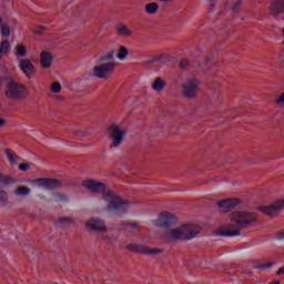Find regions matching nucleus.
Instances as JSON below:
<instances>
[{
	"label": "nucleus",
	"instance_id": "1",
	"mask_svg": "<svg viewBox=\"0 0 284 284\" xmlns=\"http://www.w3.org/2000/svg\"><path fill=\"white\" fill-rule=\"evenodd\" d=\"M82 185L89 190V192L97 194L102 192V199L108 203L106 210L113 211L115 214H125V212L130 210V202L121 199L112 190L105 191V183L97 182L94 180H85Z\"/></svg>",
	"mask_w": 284,
	"mask_h": 284
},
{
	"label": "nucleus",
	"instance_id": "2",
	"mask_svg": "<svg viewBox=\"0 0 284 284\" xmlns=\"http://www.w3.org/2000/svg\"><path fill=\"white\" fill-rule=\"evenodd\" d=\"M200 229L194 224H186L179 229L169 230L165 232L166 241H190L199 234Z\"/></svg>",
	"mask_w": 284,
	"mask_h": 284
},
{
	"label": "nucleus",
	"instance_id": "3",
	"mask_svg": "<svg viewBox=\"0 0 284 284\" xmlns=\"http://www.w3.org/2000/svg\"><path fill=\"white\" fill-rule=\"evenodd\" d=\"M114 52H109L100 58L101 64L93 68V75L97 79H108L116 68V63L112 61Z\"/></svg>",
	"mask_w": 284,
	"mask_h": 284
},
{
	"label": "nucleus",
	"instance_id": "4",
	"mask_svg": "<svg viewBox=\"0 0 284 284\" xmlns=\"http://www.w3.org/2000/svg\"><path fill=\"white\" fill-rule=\"evenodd\" d=\"M257 219H258V216L256 215V213L245 212V211H236V212L231 213V215H230V220L233 223H236V225L241 230H245V229L250 227V225L252 223H256Z\"/></svg>",
	"mask_w": 284,
	"mask_h": 284
},
{
	"label": "nucleus",
	"instance_id": "5",
	"mask_svg": "<svg viewBox=\"0 0 284 284\" xmlns=\"http://www.w3.org/2000/svg\"><path fill=\"white\" fill-rule=\"evenodd\" d=\"M6 95L8 99L13 101H21V99H26V97H28V89H26L24 85L11 80V82L8 84Z\"/></svg>",
	"mask_w": 284,
	"mask_h": 284
},
{
	"label": "nucleus",
	"instance_id": "6",
	"mask_svg": "<svg viewBox=\"0 0 284 284\" xmlns=\"http://www.w3.org/2000/svg\"><path fill=\"white\" fill-rule=\"evenodd\" d=\"M126 250L135 254H143L144 256H156V254H163V250L161 248H149L143 244L136 243L126 245Z\"/></svg>",
	"mask_w": 284,
	"mask_h": 284
},
{
	"label": "nucleus",
	"instance_id": "7",
	"mask_svg": "<svg viewBox=\"0 0 284 284\" xmlns=\"http://www.w3.org/2000/svg\"><path fill=\"white\" fill-rule=\"evenodd\" d=\"M199 88H201V82L196 78H192L183 84L182 92L186 99H194L199 94Z\"/></svg>",
	"mask_w": 284,
	"mask_h": 284
},
{
	"label": "nucleus",
	"instance_id": "8",
	"mask_svg": "<svg viewBox=\"0 0 284 284\" xmlns=\"http://www.w3.org/2000/svg\"><path fill=\"white\" fill-rule=\"evenodd\" d=\"M109 134L112 139L111 148H119V145H121L123 143V139H125L128 131L120 130L119 125L112 124L109 128Z\"/></svg>",
	"mask_w": 284,
	"mask_h": 284
},
{
	"label": "nucleus",
	"instance_id": "9",
	"mask_svg": "<svg viewBox=\"0 0 284 284\" xmlns=\"http://www.w3.org/2000/svg\"><path fill=\"white\" fill-rule=\"evenodd\" d=\"M176 215L171 213H161L155 221V225L158 227H172V225L176 224Z\"/></svg>",
	"mask_w": 284,
	"mask_h": 284
},
{
	"label": "nucleus",
	"instance_id": "10",
	"mask_svg": "<svg viewBox=\"0 0 284 284\" xmlns=\"http://www.w3.org/2000/svg\"><path fill=\"white\" fill-rule=\"evenodd\" d=\"M33 183L39 185V187H45V190H57V187H61V181L50 178H40L33 180Z\"/></svg>",
	"mask_w": 284,
	"mask_h": 284
},
{
	"label": "nucleus",
	"instance_id": "11",
	"mask_svg": "<svg viewBox=\"0 0 284 284\" xmlns=\"http://www.w3.org/2000/svg\"><path fill=\"white\" fill-rule=\"evenodd\" d=\"M258 210L260 212L267 214V216H276L281 210H284V200L274 202L268 206H260Z\"/></svg>",
	"mask_w": 284,
	"mask_h": 284
},
{
	"label": "nucleus",
	"instance_id": "12",
	"mask_svg": "<svg viewBox=\"0 0 284 284\" xmlns=\"http://www.w3.org/2000/svg\"><path fill=\"white\" fill-rule=\"evenodd\" d=\"M19 68L27 77V79H32V77H34V72H37L34 69V64H32V61H30V59L20 60Z\"/></svg>",
	"mask_w": 284,
	"mask_h": 284
},
{
	"label": "nucleus",
	"instance_id": "13",
	"mask_svg": "<svg viewBox=\"0 0 284 284\" xmlns=\"http://www.w3.org/2000/svg\"><path fill=\"white\" fill-rule=\"evenodd\" d=\"M240 203L241 201L239 199H225L217 202V207L221 212H230V210H234Z\"/></svg>",
	"mask_w": 284,
	"mask_h": 284
},
{
	"label": "nucleus",
	"instance_id": "14",
	"mask_svg": "<svg viewBox=\"0 0 284 284\" xmlns=\"http://www.w3.org/2000/svg\"><path fill=\"white\" fill-rule=\"evenodd\" d=\"M268 10L273 17L284 14V0H272Z\"/></svg>",
	"mask_w": 284,
	"mask_h": 284
},
{
	"label": "nucleus",
	"instance_id": "15",
	"mask_svg": "<svg viewBox=\"0 0 284 284\" xmlns=\"http://www.w3.org/2000/svg\"><path fill=\"white\" fill-rule=\"evenodd\" d=\"M52 61H54V58L50 51H42L40 53V65L44 70L52 68Z\"/></svg>",
	"mask_w": 284,
	"mask_h": 284
},
{
	"label": "nucleus",
	"instance_id": "16",
	"mask_svg": "<svg viewBox=\"0 0 284 284\" xmlns=\"http://www.w3.org/2000/svg\"><path fill=\"white\" fill-rule=\"evenodd\" d=\"M87 227H89V230H94L97 232H105V230H106L105 223L99 217L91 219L87 223Z\"/></svg>",
	"mask_w": 284,
	"mask_h": 284
},
{
	"label": "nucleus",
	"instance_id": "17",
	"mask_svg": "<svg viewBox=\"0 0 284 284\" xmlns=\"http://www.w3.org/2000/svg\"><path fill=\"white\" fill-rule=\"evenodd\" d=\"M220 236H241V230L234 225H227L220 229Z\"/></svg>",
	"mask_w": 284,
	"mask_h": 284
},
{
	"label": "nucleus",
	"instance_id": "18",
	"mask_svg": "<svg viewBox=\"0 0 284 284\" xmlns=\"http://www.w3.org/2000/svg\"><path fill=\"white\" fill-rule=\"evenodd\" d=\"M6 154L9 161V165H11V168L17 166L20 159L19 155L14 154V151H12L11 149H7Z\"/></svg>",
	"mask_w": 284,
	"mask_h": 284
},
{
	"label": "nucleus",
	"instance_id": "19",
	"mask_svg": "<svg viewBox=\"0 0 284 284\" xmlns=\"http://www.w3.org/2000/svg\"><path fill=\"white\" fill-rule=\"evenodd\" d=\"M116 34H119V37H132V31L130 28H128V26L124 24H119L116 28Z\"/></svg>",
	"mask_w": 284,
	"mask_h": 284
},
{
	"label": "nucleus",
	"instance_id": "20",
	"mask_svg": "<svg viewBox=\"0 0 284 284\" xmlns=\"http://www.w3.org/2000/svg\"><path fill=\"white\" fill-rule=\"evenodd\" d=\"M14 54L18 59L28 57V48H26L23 43L17 44Z\"/></svg>",
	"mask_w": 284,
	"mask_h": 284
},
{
	"label": "nucleus",
	"instance_id": "21",
	"mask_svg": "<svg viewBox=\"0 0 284 284\" xmlns=\"http://www.w3.org/2000/svg\"><path fill=\"white\" fill-rule=\"evenodd\" d=\"M152 88L155 92H161L165 89V81L161 78H156L152 84Z\"/></svg>",
	"mask_w": 284,
	"mask_h": 284
},
{
	"label": "nucleus",
	"instance_id": "22",
	"mask_svg": "<svg viewBox=\"0 0 284 284\" xmlns=\"http://www.w3.org/2000/svg\"><path fill=\"white\" fill-rule=\"evenodd\" d=\"M144 10L146 14H156L159 12V3L156 2H151L145 4Z\"/></svg>",
	"mask_w": 284,
	"mask_h": 284
},
{
	"label": "nucleus",
	"instance_id": "23",
	"mask_svg": "<svg viewBox=\"0 0 284 284\" xmlns=\"http://www.w3.org/2000/svg\"><path fill=\"white\" fill-rule=\"evenodd\" d=\"M10 52V41L4 40L0 44V59Z\"/></svg>",
	"mask_w": 284,
	"mask_h": 284
},
{
	"label": "nucleus",
	"instance_id": "24",
	"mask_svg": "<svg viewBox=\"0 0 284 284\" xmlns=\"http://www.w3.org/2000/svg\"><path fill=\"white\" fill-rule=\"evenodd\" d=\"M123 230L132 234H139V226L136 224H124Z\"/></svg>",
	"mask_w": 284,
	"mask_h": 284
},
{
	"label": "nucleus",
	"instance_id": "25",
	"mask_svg": "<svg viewBox=\"0 0 284 284\" xmlns=\"http://www.w3.org/2000/svg\"><path fill=\"white\" fill-rule=\"evenodd\" d=\"M128 48L125 47H120L119 50H118V59L120 61H124V59L128 57Z\"/></svg>",
	"mask_w": 284,
	"mask_h": 284
},
{
	"label": "nucleus",
	"instance_id": "26",
	"mask_svg": "<svg viewBox=\"0 0 284 284\" xmlns=\"http://www.w3.org/2000/svg\"><path fill=\"white\" fill-rule=\"evenodd\" d=\"M16 194L18 196H28V194H30V189L27 187V186H19L17 190H16Z\"/></svg>",
	"mask_w": 284,
	"mask_h": 284
},
{
	"label": "nucleus",
	"instance_id": "27",
	"mask_svg": "<svg viewBox=\"0 0 284 284\" xmlns=\"http://www.w3.org/2000/svg\"><path fill=\"white\" fill-rule=\"evenodd\" d=\"M274 263H266V264H260V265H255L253 266L254 270H260L261 272L265 271V270H270V267H273Z\"/></svg>",
	"mask_w": 284,
	"mask_h": 284
},
{
	"label": "nucleus",
	"instance_id": "28",
	"mask_svg": "<svg viewBox=\"0 0 284 284\" xmlns=\"http://www.w3.org/2000/svg\"><path fill=\"white\" fill-rule=\"evenodd\" d=\"M51 91L54 93V94H59V92H61V83L59 82H53L51 84Z\"/></svg>",
	"mask_w": 284,
	"mask_h": 284
},
{
	"label": "nucleus",
	"instance_id": "29",
	"mask_svg": "<svg viewBox=\"0 0 284 284\" xmlns=\"http://www.w3.org/2000/svg\"><path fill=\"white\" fill-rule=\"evenodd\" d=\"M0 183L2 185H9V183H13L12 179L3 175V174H0Z\"/></svg>",
	"mask_w": 284,
	"mask_h": 284
},
{
	"label": "nucleus",
	"instance_id": "30",
	"mask_svg": "<svg viewBox=\"0 0 284 284\" xmlns=\"http://www.w3.org/2000/svg\"><path fill=\"white\" fill-rule=\"evenodd\" d=\"M1 34L3 37H10V27L8 24H1Z\"/></svg>",
	"mask_w": 284,
	"mask_h": 284
},
{
	"label": "nucleus",
	"instance_id": "31",
	"mask_svg": "<svg viewBox=\"0 0 284 284\" xmlns=\"http://www.w3.org/2000/svg\"><path fill=\"white\" fill-rule=\"evenodd\" d=\"M241 6H243V1L242 0H236L233 3L232 12H239V10H241Z\"/></svg>",
	"mask_w": 284,
	"mask_h": 284
},
{
	"label": "nucleus",
	"instance_id": "32",
	"mask_svg": "<svg viewBox=\"0 0 284 284\" xmlns=\"http://www.w3.org/2000/svg\"><path fill=\"white\" fill-rule=\"evenodd\" d=\"M6 201H8V193L0 190V203H6Z\"/></svg>",
	"mask_w": 284,
	"mask_h": 284
},
{
	"label": "nucleus",
	"instance_id": "33",
	"mask_svg": "<svg viewBox=\"0 0 284 284\" xmlns=\"http://www.w3.org/2000/svg\"><path fill=\"white\" fill-rule=\"evenodd\" d=\"M18 168H19L20 172H28V170H30V164L22 163Z\"/></svg>",
	"mask_w": 284,
	"mask_h": 284
},
{
	"label": "nucleus",
	"instance_id": "34",
	"mask_svg": "<svg viewBox=\"0 0 284 284\" xmlns=\"http://www.w3.org/2000/svg\"><path fill=\"white\" fill-rule=\"evenodd\" d=\"M187 65H190V61H187V60H182L180 62V67L183 68V69L187 68Z\"/></svg>",
	"mask_w": 284,
	"mask_h": 284
},
{
	"label": "nucleus",
	"instance_id": "35",
	"mask_svg": "<svg viewBox=\"0 0 284 284\" xmlns=\"http://www.w3.org/2000/svg\"><path fill=\"white\" fill-rule=\"evenodd\" d=\"M43 27H37V29L34 30L36 34H43Z\"/></svg>",
	"mask_w": 284,
	"mask_h": 284
},
{
	"label": "nucleus",
	"instance_id": "36",
	"mask_svg": "<svg viewBox=\"0 0 284 284\" xmlns=\"http://www.w3.org/2000/svg\"><path fill=\"white\" fill-rule=\"evenodd\" d=\"M277 239H278L280 241H283V239H284V232H283V231H280V232L277 233Z\"/></svg>",
	"mask_w": 284,
	"mask_h": 284
},
{
	"label": "nucleus",
	"instance_id": "37",
	"mask_svg": "<svg viewBox=\"0 0 284 284\" xmlns=\"http://www.w3.org/2000/svg\"><path fill=\"white\" fill-rule=\"evenodd\" d=\"M282 274H284V266L281 267L278 271H277V275L281 276Z\"/></svg>",
	"mask_w": 284,
	"mask_h": 284
},
{
	"label": "nucleus",
	"instance_id": "38",
	"mask_svg": "<svg viewBox=\"0 0 284 284\" xmlns=\"http://www.w3.org/2000/svg\"><path fill=\"white\" fill-rule=\"evenodd\" d=\"M3 125H6V120L0 119V128H3Z\"/></svg>",
	"mask_w": 284,
	"mask_h": 284
},
{
	"label": "nucleus",
	"instance_id": "39",
	"mask_svg": "<svg viewBox=\"0 0 284 284\" xmlns=\"http://www.w3.org/2000/svg\"><path fill=\"white\" fill-rule=\"evenodd\" d=\"M68 221H70V220H68V219L64 217V219H60V220H59V223H65V222H68Z\"/></svg>",
	"mask_w": 284,
	"mask_h": 284
},
{
	"label": "nucleus",
	"instance_id": "40",
	"mask_svg": "<svg viewBox=\"0 0 284 284\" xmlns=\"http://www.w3.org/2000/svg\"><path fill=\"white\" fill-rule=\"evenodd\" d=\"M216 3V0H210V6L214 7V4Z\"/></svg>",
	"mask_w": 284,
	"mask_h": 284
},
{
	"label": "nucleus",
	"instance_id": "41",
	"mask_svg": "<svg viewBox=\"0 0 284 284\" xmlns=\"http://www.w3.org/2000/svg\"><path fill=\"white\" fill-rule=\"evenodd\" d=\"M268 284H281V282L280 281H274V282L268 283Z\"/></svg>",
	"mask_w": 284,
	"mask_h": 284
},
{
	"label": "nucleus",
	"instance_id": "42",
	"mask_svg": "<svg viewBox=\"0 0 284 284\" xmlns=\"http://www.w3.org/2000/svg\"><path fill=\"white\" fill-rule=\"evenodd\" d=\"M77 136H83V133H75Z\"/></svg>",
	"mask_w": 284,
	"mask_h": 284
},
{
	"label": "nucleus",
	"instance_id": "43",
	"mask_svg": "<svg viewBox=\"0 0 284 284\" xmlns=\"http://www.w3.org/2000/svg\"><path fill=\"white\" fill-rule=\"evenodd\" d=\"M2 19L0 18V23H1Z\"/></svg>",
	"mask_w": 284,
	"mask_h": 284
}]
</instances>
